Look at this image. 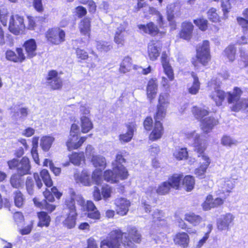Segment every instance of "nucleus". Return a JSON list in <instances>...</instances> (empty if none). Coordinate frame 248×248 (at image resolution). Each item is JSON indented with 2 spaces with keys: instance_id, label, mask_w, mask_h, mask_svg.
Instances as JSON below:
<instances>
[{
  "instance_id": "obj_59",
  "label": "nucleus",
  "mask_w": 248,
  "mask_h": 248,
  "mask_svg": "<svg viewBox=\"0 0 248 248\" xmlns=\"http://www.w3.org/2000/svg\"><path fill=\"white\" fill-rule=\"evenodd\" d=\"M237 141L229 136H224L221 140V143L226 146L231 147L236 145Z\"/></svg>"
},
{
  "instance_id": "obj_64",
  "label": "nucleus",
  "mask_w": 248,
  "mask_h": 248,
  "mask_svg": "<svg viewBox=\"0 0 248 248\" xmlns=\"http://www.w3.org/2000/svg\"><path fill=\"white\" fill-rule=\"evenodd\" d=\"M153 121L151 117H147L143 122L144 128L146 130H151L153 127Z\"/></svg>"
},
{
  "instance_id": "obj_21",
  "label": "nucleus",
  "mask_w": 248,
  "mask_h": 248,
  "mask_svg": "<svg viewBox=\"0 0 248 248\" xmlns=\"http://www.w3.org/2000/svg\"><path fill=\"white\" fill-rule=\"evenodd\" d=\"M157 82L155 78H152L149 80L146 87V94L147 98L150 101L155 98L157 93Z\"/></svg>"
},
{
  "instance_id": "obj_51",
  "label": "nucleus",
  "mask_w": 248,
  "mask_h": 248,
  "mask_svg": "<svg viewBox=\"0 0 248 248\" xmlns=\"http://www.w3.org/2000/svg\"><path fill=\"white\" fill-rule=\"evenodd\" d=\"M169 96L167 93H161L159 96L157 106L167 108L170 103Z\"/></svg>"
},
{
  "instance_id": "obj_63",
  "label": "nucleus",
  "mask_w": 248,
  "mask_h": 248,
  "mask_svg": "<svg viewBox=\"0 0 248 248\" xmlns=\"http://www.w3.org/2000/svg\"><path fill=\"white\" fill-rule=\"evenodd\" d=\"M213 197L212 195H208L206 199V201L203 202L202 204L203 208L204 210H209L212 208H214L212 206L213 205Z\"/></svg>"
},
{
  "instance_id": "obj_46",
  "label": "nucleus",
  "mask_w": 248,
  "mask_h": 248,
  "mask_svg": "<svg viewBox=\"0 0 248 248\" xmlns=\"http://www.w3.org/2000/svg\"><path fill=\"white\" fill-rule=\"evenodd\" d=\"M183 185L185 186L187 191L191 190L195 185L194 178L189 175L186 176L183 180Z\"/></svg>"
},
{
  "instance_id": "obj_16",
  "label": "nucleus",
  "mask_w": 248,
  "mask_h": 248,
  "mask_svg": "<svg viewBox=\"0 0 248 248\" xmlns=\"http://www.w3.org/2000/svg\"><path fill=\"white\" fill-rule=\"evenodd\" d=\"M173 240L174 244L181 248H187L189 243V237L185 232L176 233L174 235Z\"/></svg>"
},
{
  "instance_id": "obj_28",
  "label": "nucleus",
  "mask_w": 248,
  "mask_h": 248,
  "mask_svg": "<svg viewBox=\"0 0 248 248\" xmlns=\"http://www.w3.org/2000/svg\"><path fill=\"white\" fill-rule=\"evenodd\" d=\"M125 31L124 27L122 25H120L116 31L114 41L118 45H120L121 46H123L124 43V32Z\"/></svg>"
},
{
  "instance_id": "obj_11",
  "label": "nucleus",
  "mask_w": 248,
  "mask_h": 248,
  "mask_svg": "<svg viewBox=\"0 0 248 248\" xmlns=\"http://www.w3.org/2000/svg\"><path fill=\"white\" fill-rule=\"evenodd\" d=\"M209 86L210 87L211 89L213 88L214 90L210 95V97L216 102L217 106H219L221 105L225 97L224 92L220 90L218 86L213 84L212 81Z\"/></svg>"
},
{
  "instance_id": "obj_19",
  "label": "nucleus",
  "mask_w": 248,
  "mask_h": 248,
  "mask_svg": "<svg viewBox=\"0 0 248 248\" xmlns=\"http://www.w3.org/2000/svg\"><path fill=\"white\" fill-rule=\"evenodd\" d=\"M218 123L217 119L213 117H208L202 120L201 127L203 132L207 133L210 132Z\"/></svg>"
},
{
  "instance_id": "obj_52",
  "label": "nucleus",
  "mask_w": 248,
  "mask_h": 248,
  "mask_svg": "<svg viewBox=\"0 0 248 248\" xmlns=\"http://www.w3.org/2000/svg\"><path fill=\"white\" fill-rule=\"evenodd\" d=\"M167 108L157 106V111L154 117L155 122L160 121L165 118Z\"/></svg>"
},
{
  "instance_id": "obj_45",
  "label": "nucleus",
  "mask_w": 248,
  "mask_h": 248,
  "mask_svg": "<svg viewBox=\"0 0 248 248\" xmlns=\"http://www.w3.org/2000/svg\"><path fill=\"white\" fill-rule=\"evenodd\" d=\"M236 49L232 45L228 46L224 50V54L230 62H233L235 57Z\"/></svg>"
},
{
  "instance_id": "obj_36",
  "label": "nucleus",
  "mask_w": 248,
  "mask_h": 248,
  "mask_svg": "<svg viewBox=\"0 0 248 248\" xmlns=\"http://www.w3.org/2000/svg\"><path fill=\"white\" fill-rule=\"evenodd\" d=\"M81 131L88 133L93 128V124L87 116H82L80 118Z\"/></svg>"
},
{
  "instance_id": "obj_48",
  "label": "nucleus",
  "mask_w": 248,
  "mask_h": 248,
  "mask_svg": "<svg viewBox=\"0 0 248 248\" xmlns=\"http://www.w3.org/2000/svg\"><path fill=\"white\" fill-rule=\"evenodd\" d=\"M40 175L46 186L50 187L52 186V181L47 170H43L40 172Z\"/></svg>"
},
{
  "instance_id": "obj_61",
  "label": "nucleus",
  "mask_w": 248,
  "mask_h": 248,
  "mask_svg": "<svg viewBox=\"0 0 248 248\" xmlns=\"http://www.w3.org/2000/svg\"><path fill=\"white\" fill-rule=\"evenodd\" d=\"M164 72L166 75L168 76V78L170 80H173L174 79V75L173 70L170 65L169 63L162 65Z\"/></svg>"
},
{
  "instance_id": "obj_47",
  "label": "nucleus",
  "mask_w": 248,
  "mask_h": 248,
  "mask_svg": "<svg viewBox=\"0 0 248 248\" xmlns=\"http://www.w3.org/2000/svg\"><path fill=\"white\" fill-rule=\"evenodd\" d=\"M208 19L213 22H218L220 21L219 16L217 13V9L215 8H210L207 13Z\"/></svg>"
},
{
  "instance_id": "obj_55",
  "label": "nucleus",
  "mask_w": 248,
  "mask_h": 248,
  "mask_svg": "<svg viewBox=\"0 0 248 248\" xmlns=\"http://www.w3.org/2000/svg\"><path fill=\"white\" fill-rule=\"evenodd\" d=\"M15 203L18 207H21L24 202V199L22 193L19 191H16L15 193Z\"/></svg>"
},
{
  "instance_id": "obj_10",
  "label": "nucleus",
  "mask_w": 248,
  "mask_h": 248,
  "mask_svg": "<svg viewBox=\"0 0 248 248\" xmlns=\"http://www.w3.org/2000/svg\"><path fill=\"white\" fill-rule=\"evenodd\" d=\"M34 181L39 189H40L43 186V183L38 173H34L33 174V179L31 177H28L26 181V187L27 192L30 195H32L34 193Z\"/></svg>"
},
{
  "instance_id": "obj_33",
  "label": "nucleus",
  "mask_w": 248,
  "mask_h": 248,
  "mask_svg": "<svg viewBox=\"0 0 248 248\" xmlns=\"http://www.w3.org/2000/svg\"><path fill=\"white\" fill-rule=\"evenodd\" d=\"M54 140L55 138L52 136H45L42 137L40 140V146L43 150L46 152L48 151Z\"/></svg>"
},
{
  "instance_id": "obj_8",
  "label": "nucleus",
  "mask_w": 248,
  "mask_h": 248,
  "mask_svg": "<svg viewBox=\"0 0 248 248\" xmlns=\"http://www.w3.org/2000/svg\"><path fill=\"white\" fill-rule=\"evenodd\" d=\"M24 29L25 25L22 16L16 15L11 17L9 30L11 32L16 35H18L22 32Z\"/></svg>"
},
{
  "instance_id": "obj_43",
  "label": "nucleus",
  "mask_w": 248,
  "mask_h": 248,
  "mask_svg": "<svg viewBox=\"0 0 248 248\" xmlns=\"http://www.w3.org/2000/svg\"><path fill=\"white\" fill-rule=\"evenodd\" d=\"M215 1H218V0H213ZM236 0H220L221 7L224 16L230 11L232 8V3H233Z\"/></svg>"
},
{
  "instance_id": "obj_38",
  "label": "nucleus",
  "mask_w": 248,
  "mask_h": 248,
  "mask_svg": "<svg viewBox=\"0 0 248 248\" xmlns=\"http://www.w3.org/2000/svg\"><path fill=\"white\" fill-rule=\"evenodd\" d=\"M191 76L193 78V82L192 86L188 88V92L192 94H196L200 89V83L198 77L194 72L191 73Z\"/></svg>"
},
{
  "instance_id": "obj_58",
  "label": "nucleus",
  "mask_w": 248,
  "mask_h": 248,
  "mask_svg": "<svg viewBox=\"0 0 248 248\" xmlns=\"http://www.w3.org/2000/svg\"><path fill=\"white\" fill-rule=\"evenodd\" d=\"M101 170H95L92 173V181H94L95 184L99 185L101 184Z\"/></svg>"
},
{
  "instance_id": "obj_44",
  "label": "nucleus",
  "mask_w": 248,
  "mask_h": 248,
  "mask_svg": "<svg viewBox=\"0 0 248 248\" xmlns=\"http://www.w3.org/2000/svg\"><path fill=\"white\" fill-rule=\"evenodd\" d=\"M96 47L97 49L101 52H108L112 48V46L106 41H96Z\"/></svg>"
},
{
  "instance_id": "obj_53",
  "label": "nucleus",
  "mask_w": 248,
  "mask_h": 248,
  "mask_svg": "<svg viewBox=\"0 0 248 248\" xmlns=\"http://www.w3.org/2000/svg\"><path fill=\"white\" fill-rule=\"evenodd\" d=\"M173 155L177 160H180L186 159L188 153L186 148H181L176 150L173 153Z\"/></svg>"
},
{
  "instance_id": "obj_17",
  "label": "nucleus",
  "mask_w": 248,
  "mask_h": 248,
  "mask_svg": "<svg viewBox=\"0 0 248 248\" xmlns=\"http://www.w3.org/2000/svg\"><path fill=\"white\" fill-rule=\"evenodd\" d=\"M182 7V4L179 1L170 3L167 7V19L169 21H171L175 15L179 16Z\"/></svg>"
},
{
  "instance_id": "obj_15",
  "label": "nucleus",
  "mask_w": 248,
  "mask_h": 248,
  "mask_svg": "<svg viewBox=\"0 0 248 248\" xmlns=\"http://www.w3.org/2000/svg\"><path fill=\"white\" fill-rule=\"evenodd\" d=\"M86 137H81L78 140V135H69L66 142L67 149L69 151L78 149L86 140Z\"/></svg>"
},
{
  "instance_id": "obj_7",
  "label": "nucleus",
  "mask_w": 248,
  "mask_h": 248,
  "mask_svg": "<svg viewBox=\"0 0 248 248\" xmlns=\"http://www.w3.org/2000/svg\"><path fill=\"white\" fill-rule=\"evenodd\" d=\"M65 32L60 28L48 30L46 34L47 40L51 43L58 45L65 40Z\"/></svg>"
},
{
  "instance_id": "obj_26",
  "label": "nucleus",
  "mask_w": 248,
  "mask_h": 248,
  "mask_svg": "<svg viewBox=\"0 0 248 248\" xmlns=\"http://www.w3.org/2000/svg\"><path fill=\"white\" fill-rule=\"evenodd\" d=\"M160 49L154 41L149 43L148 46V54L149 59L151 61H155L157 59L160 54Z\"/></svg>"
},
{
  "instance_id": "obj_30",
  "label": "nucleus",
  "mask_w": 248,
  "mask_h": 248,
  "mask_svg": "<svg viewBox=\"0 0 248 248\" xmlns=\"http://www.w3.org/2000/svg\"><path fill=\"white\" fill-rule=\"evenodd\" d=\"M70 200L72 204H73L74 209H76L75 201H77V203L82 207H84L85 205V201L82 196L80 194H76L74 191H72L71 193L70 197L66 199L64 206H65L66 202Z\"/></svg>"
},
{
  "instance_id": "obj_23",
  "label": "nucleus",
  "mask_w": 248,
  "mask_h": 248,
  "mask_svg": "<svg viewBox=\"0 0 248 248\" xmlns=\"http://www.w3.org/2000/svg\"><path fill=\"white\" fill-rule=\"evenodd\" d=\"M23 46L25 48L28 58H32L36 55L37 46L34 39H30L26 41Z\"/></svg>"
},
{
  "instance_id": "obj_56",
  "label": "nucleus",
  "mask_w": 248,
  "mask_h": 248,
  "mask_svg": "<svg viewBox=\"0 0 248 248\" xmlns=\"http://www.w3.org/2000/svg\"><path fill=\"white\" fill-rule=\"evenodd\" d=\"M194 23L202 31H204L207 29L208 21L205 19L198 18L195 19L194 20Z\"/></svg>"
},
{
  "instance_id": "obj_14",
  "label": "nucleus",
  "mask_w": 248,
  "mask_h": 248,
  "mask_svg": "<svg viewBox=\"0 0 248 248\" xmlns=\"http://www.w3.org/2000/svg\"><path fill=\"white\" fill-rule=\"evenodd\" d=\"M115 204L116 206V210L117 214L121 216H124L129 211L130 202L125 198H120L115 200Z\"/></svg>"
},
{
  "instance_id": "obj_37",
  "label": "nucleus",
  "mask_w": 248,
  "mask_h": 248,
  "mask_svg": "<svg viewBox=\"0 0 248 248\" xmlns=\"http://www.w3.org/2000/svg\"><path fill=\"white\" fill-rule=\"evenodd\" d=\"M91 22L88 18H85L82 19L79 24V28L80 32L83 35L90 34Z\"/></svg>"
},
{
  "instance_id": "obj_34",
  "label": "nucleus",
  "mask_w": 248,
  "mask_h": 248,
  "mask_svg": "<svg viewBox=\"0 0 248 248\" xmlns=\"http://www.w3.org/2000/svg\"><path fill=\"white\" fill-rule=\"evenodd\" d=\"M132 67L131 58L129 57H126L121 63L119 71L121 73L125 74L130 71Z\"/></svg>"
},
{
  "instance_id": "obj_25",
  "label": "nucleus",
  "mask_w": 248,
  "mask_h": 248,
  "mask_svg": "<svg viewBox=\"0 0 248 248\" xmlns=\"http://www.w3.org/2000/svg\"><path fill=\"white\" fill-rule=\"evenodd\" d=\"M31 168L29 160L27 157H24L19 162L17 169L18 174L23 176L28 174Z\"/></svg>"
},
{
  "instance_id": "obj_18",
  "label": "nucleus",
  "mask_w": 248,
  "mask_h": 248,
  "mask_svg": "<svg viewBox=\"0 0 248 248\" xmlns=\"http://www.w3.org/2000/svg\"><path fill=\"white\" fill-rule=\"evenodd\" d=\"M77 183H80L85 186H90L93 182L89 172L87 170H83L81 172H76L74 175Z\"/></svg>"
},
{
  "instance_id": "obj_35",
  "label": "nucleus",
  "mask_w": 248,
  "mask_h": 248,
  "mask_svg": "<svg viewBox=\"0 0 248 248\" xmlns=\"http://www.w3.org/2000/svg\"><path fill=\"white\" fill-rule=\"evenodd\" d=\"M185 219L194 226L198 225L202 221L201 217L191 212L185 214Z\"/></svg>"
},
{
  "instance_id": "obj_2",
  "label": "nucleus",
  "mask_w": 248,
  "mask_h": 248,
  "mask_svg": "<svg viewBox=\"0 0 248 248\" xmlns=\"http://www.w3.org/2000/svg\"><path fill=\"white\" fill-rule=\"evenodd\" d=\"M241 90L235 87L232 93H228L227 100L230 104H233L231 107L232 111L238 112L242 110L248 112V99H240L241 95Z\"/></svg>"
},
{
  "instance_id": "obj_40",
  "label": "nucleus",
  "mask_w": 248,
  "mask_h": 248,
  "mask_svg": "<svg viewBox=\"0 0 248 248\" xmlns=\"http://www.w3.org/2000/svg\"><path fill=\"white\" fill-rule=\"evenodd\" d=\"M182 177V175L175 174L169 178L167 182L170 184V187L177 189L179 187Z\"/></svg>"
},
{
  "instance_id": "obj_4",
  "label": "nucleus",
  "mask_w": 248,
  "mask_h": 248,
  "mask_svg": "<svg viewBox=\"0 0 248 248\" xmlns=\"http://www.w3.org/2000/svg\"><path fill=\"white\" fill-rule=\"evenodd\" d=\"M71 200L66 202L65 206H64L63 214H65L66 217L62 221L63 227L68 229L74 228L76 224L77 213L76 209H74L73 204Z\"/></svg>"
},
{
  "instance_id": "obj_29",
  "label": "nucleus",
  "mask_w": 248,
  "mask_h": 248,
  "mask_svg": "<svg viewBox=\"0 0 248 248\" xmlns=\"http://www.w3.org/2000/svg\"><path fill=\"white\" fill-rule=\"evenodd\" d=\"M127 131L126 133L120 135L119 140L121 142H128L132 139L134 130L136 128L134 124H130L127 125Z\"/></svg>"
},
{
  "instance_id": "obj_6",
  "label": "nucleus",
  "mask_w": 248,
  "mask_h": 248,
  "mask_svg": "<svg viewBox=\"0 0 248 248\" xmlns=\"http://www.w3.org/2000/svg\"><path fill=\"white\" fill-rule=\"evenodd\" d=\"M235 216L231 213L222 215L217 220V227L220 231H230L234 224Z\"/></svg>"
},
{
  "instance_id": "obj_13",
  "label": "nucleus",
  "mask_w": 248,
  "mask_h": 248,
  "mask_svg": "<svg viewBox=\"0 0 248 248\" xmlns=\"http://www.w3.org/2000/svg\"><path fill=\"white\" fill-rule=\"evenodd\" d=\"M47 82L53 90L60 89L62 86V81L55 70L50 71L48 74Z\"/></svg>"
},
{
  "instance_id": "obj_39",
  "label": "nucleus",
  "mask_w": 248,
  "mask_h": 248,
  "mask_svg": "<svg viewBox=\"0 0 248 248\" xmlns=\"http://www.w3.org/2000/svg\"><path fill=\"white\" fill-rule=\"evenodd\" d=\"M22 176L18 174H15L12 175L10 178V184L12 187L19 188L23 186L24 182Z\"/></svg>"
},
{
  "instance_id": "obj_27",
  "label": "nucleus",
  "mask_w": 248,
  "mask_h": 248,
  "mask_svg": "<svg viewBox=\"0 0 248 248\" xmlns=\"http://www.w3.org/2000/svg\"><path fill=\"white\" fill-rule=\"evenodd\" d=\"M91 162L94 167L99 170L104 169L106 166V158L101 155H93Z\"/></svg>"
},
{
  "instance_id": "obj_57",
  "label": "nucleus",
  "mask_w": 248,
  "mask_h": 248,
  "mask_svg": "<svg viewBox=\"0 0 248 248\" xmlns=\"http://www.w3.org/2000/svg\"><path fill=\"white\" fill-rule=\"evenodd\" d=\"M112 192V188L108 185H105L102 186L101 193L103 199L105 200H108L111 197Z\"/></svg>"
},
{
  "instance_id": "obj_24",
  "label": "nucleus",
  "mask_w": 248,
  "mask_h": 248,
  "mask_svg": "<svg viewBox=\"0 0 248 248\" xmlns=\"http://www.w3.org/2000/svg\"><path fill=\"white\" fill-rule=\"evenodd\" d=\"M163 133V128L160 121L155 122V126L152 132L149 135V139L151 140H157L162 137Z\"/></svg>"
},
{
  "instance_id": "obj_1",
  "label": "nucleus",
  "mask_w": 248,
  "mask_h": 248,
  "mask_svg": "<svg viewBox=\"0 0 248 248\" xmlns=\"http://www.w3.org/2000/svg\"><path fill=\"white\" fill-rule=\"evenodd\" d=\"M186 136L188 139L193 141L195 150L199 154L198 156L203 161L200 168L196 169L195 170V173L197 176L203 178L206 169L210 164V158L204 153L207 146L206 141L202 140L200 135L195 131L188 133Z\"/></svg>"
},
{
  "instance_id": "obj_9",
  "label": "nucleus",
  "mask_w": 248,
  "mask_h": 248,
  "mask_svg": "<svg viewBox=\"0 0 248 248\" xmlns=\"http://www.w3.org/2000/svg\"><path fill=\"white\" fill-rule=\"evenodd\" d=\"M197 59L203 65H205L210 60L209 42L205 40L197 50Z\"/></svg>"
},
{
  "instance_id": "obj_42",
  "label": "nucleus",
  "mask_w": 248,
  "mask_h": 248,
  "mask_svg": "<svg viewBox=\"0 0 248 248\" xmlns=\"http://www.w3.org/2000/svg\"><path fill=\"white\" fill-rule=\"evenodd\" d=\"M69 159L72 163L75 165L79 166L81 161H84L85 157L83 153H73L69 156Z\"/></svg>"
},
{
  "instance_id": "obj_20",
  "label": "nucleus",
  "mask_w": 248,
  "mask_h": 248,
  "mask_svg": "<svg viewBox=\"0 0 248 248\" xmlns=\"http://www.w3.org/2000/svg\"><path fill=\"white\" fill-rule=\"evenodd\" d=\"M219 185L221 189L217 191L218 195L226 192L230 193L234 187L235 182L230 178H224L220 180Z\"/></svg>"
},
{
  "instance_id": "obj_62",
  "label": "nucleus",
  "mask_w": 248,
  "mask_h": 248,
  "mask_svg": "<svg viewBox=\"0 0 248 248\" xmlns=\"http://www.w3.org/2000/svg\"><path fill=\"white\" fill-rule=\"evenodd\" d=\"M80 2L88 5L90 12L94 13L95 12L96 5L93 0H82Z\"/></svg>"
},
{
  "instance_id": "obj_12",
  "label": "nucleus",
  "mask_w": 248,
  "mask_h": 248,
  "mask_svg": "<svg viewBox=\"0 0 248 248\" xmlns=\"http://www.w3.org/2000/svg\"><path fill=\"white\" fill-rule=\"evenodd\" d=\"M6 59L15 62H22L26 58L23 53V49L21 48H17L16 52L12 50H7L6 52Z\"/></svg>"
},
{
  "instance_id": "obj_50",
  "label": "nucleus",
  "mask_w": 248,
  "mask_h": 248,
  "mask_svg": "<svg viewBox=\"0 0 248 248\" xmlns=\"http://www.w3.org/2000/svg\"><path fill=\"white\" fill-rule=\"evenodd\" d=\"M192 112L197 119H202L208 114V111L207 110L197 107L193 108Z\"/></svg>"
},
{
  "instance_id": "obj_31",
  "label": "nucleus",
  "mask_w": 248,
  "mask_h": 248,
  "mask_svg": "<svg viewBox=\"0 0 248 248\" xmlns=\"http://www.w3.org/2000/svg\"><path fill=\"white\" fill-rule=\"evenodd\" d=\"M113 170L116 176L117 182L120 180H124L127 178L128 171L122 165H118L114 167Z\"/></svg>"
},
{
  "instance_id": "obj_5",
  "label": "nucleus",
  "mask_w": 248,
  "mask_h": 248,
  "mask_svg": "<svg viewBox=\"0 0 248 248\" xmlns=\"http://www.w3.org/2000/svg\"><path fill=\"white\" fill-rule=\"evenodd\" d=\"M123 234V246L125 248H136L134 243H140L141 241V235L135 227H131L128 230V234L126 233Z\"/></svg>"
},
{
  "instance_id": "obj_32",
  "label": "nucleus",
  "mask_w": 248,
  "mask_h": 248,
  "mask_svg": "<svg viewBox=\"0 0 248 248\" xmlns=\"http://www.w3.org/2000/svg\"><path fill=\"white\" fill-rule=\"evenodd\" d=\"M139 29L142 30L144 32L149 33L152 35H156L158 32V29L155 25L153 22H150L146 25H138Z\"/></svg>"
},
{
  "instance_id": "obj_49",
  "label": "nucleus",
  "mask_w": 248,
  "mask_h": 248,
  "mask_svg": "<svg viewBox=\"0 0 248 248\" xmlns=\"http://www.w3.org/2000/svg\"><path fill=\"white\" fill-rule=\"evenodd\" d=\"M170 185L167 182L162 183L157 188V194L159 195H165L169 193L170 190Z\"/></svg>"
},
{
  "instance_id": "obj_41",
  "label": "nucleus",
  "mask_w": 248,
  "mask_h": 248,
  "mask_svg": "<svg viewBox=\"0 0 248 248\" xmlns=\"http://www.w3.org/2000/svg\"><path fill=\"white\" fill-rule=\"evenodd\" d=\"M39 221L38 226L40 227H48L50 221V217L45 212H41L38 213Z\"/></svg>"
},
{
  "instance_id": "obj_22",
  "label": "nucleus",
  "mask_w": 248,
  "mask_h": 248,
  "mask_svg": "<svg viewBox=\"0 0 248 248\" xmlns=\"http://www.w3.org/2000/svg\"><path fill=\"white\" fill-rule=\"evenodd\" d=\"M193 25L190 22H184L182 24V30L180 33L181 38L189 40L191 36L193 30Z\"/></svg>"
},
{
  "instance_id": "obj_54",
  "label": "nucleus",
  "mask_w": 248,
  "mask_h": 248,
  "mask_svg": "<svg viewBox=\"0 0 248 248\" xmlns=\"http://www.w3.org/2000/svg\"><path fill=\"white\" fill-rule=\"evenodd\" d=\"M103 177L107 182L112 183L117 182V179H116V176L113 170V171L110 170H106L104 173Z\"/></svg>"
},
{
  "instance_id": "obj_3",
  "label": "nucleus",
  "mask_w": 248,
  "mask_h": 248,
  "mask_svg": "<svg viewBox=\"0 0 248 248\" xmlns=\"http://www.w3.org/2000/svg\"><path fill=\"white\" fill-rule=\"evenodd\" d=\"M123 234L120 230L111 232L109 236L101 241V248H122Z\"/></svg>"
},
{
  "instance_id": "obj_60",
  "label": "nucleus",
  "mask_w": 248,
  "mask_h": 248,
  "mask_svg": "<svg viewBox=\"0 0 248 248\" xmlns=\"http://www.w3.org/2000/svg\"><path fill=\"white\" fill-rule=\"evenodd\" d=\"M7 9L4 6L1 7L0 8V19L2 24L4 26H6L7 21Z\"/></svg>"
}]
</instances>
